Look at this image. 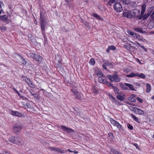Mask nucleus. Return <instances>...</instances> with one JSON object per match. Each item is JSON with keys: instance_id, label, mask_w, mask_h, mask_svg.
Here are the masks:
<instances>
[{"instance_id": "f257e3e1", "label": "nucleus", "mask_w": 154, "mask_h": 154, "mask_svg": "<svg viewBox=\"0 0 154 154\" xmlns=\"http://www.w3.org/2000/svg\"><path fill=\"white\" fill-rule=\"evenodd\" d=\"M40 24L41 28L42 33L44 35L45 32V17L43 15V13L41 12L40 14Z\"/></svg>"}, {"instance_id": "f03ea898", "label": "nucleus", "mask_w": 154, "mask_h": 154, "mask_svg": "<svg viewBox=\"0 0 154 154\" xmlns=\"http://www.w3.org/2000/svg\"><path fill=\"white\" fill-rule=\"evenodd\" d=\"M107 77L111 82L115 81L116 82H119L120 81L119 78L117 75V72H115L112 76L109 75H107Z\"/></svg>"}, {"instance_id": "7ed1b4c3", "label": "nucleus", "mask_w": 154, "mask_h": 154, "mask_svg": "<svg viewBox=\"0 0 154 154\" xmlns=\"http://www.w3.org/2000/svg\"><path fill=\"white\" fill-rule=\"evenodd\" d=\"M120 0H117L116 3L114 5V10L118 12H120L123 10L122 7L119 3V2Z\"/></svg>"}, {"instance_id": "20e7f679", "label": "nucleus", "mask_w": 154, "mask_h": 154, "mask_svg": "<svg viewBox=\"0 0 154 154\" xmlns=\"http://www.w3.org/2000/svg\"><path fill=\"white\" fill-rule=\"evenodd\" d=\"M23 127V125L21 124L15 125L13 127L14 132L16 134H19Z\"/></svg>"}, {"instance_id": "39448f33", "label": "nucleus", "mask_w": 154, "mask_h": 154, "mask_svg": "<svg viewBox=\"0 0 154 154\" xmlns=\"http://www.w3.org/2000/svg\"><path fill=\"white\" fill-rule=\"evenodd\" d=\"M23 80L25 81L30 87L32 88H35V85L29 79L27 78L26 77H24L23 78Z\"/></svg>"}, {"instance_id": "423d86ee", "label": "nucleus", "mask_w": 154, "mask_h": 154, "mask_svg": "<svg viewBox=\"0 0 154 154\" xmlns=\"http://www.w3.org/2000/svg\"><path fill=\"white\" fill-rule=\"evenodd\" d=\"M72 90L75 98L78 100H80L82 98L81 93L75 89L74 88H72Z\"/></svg>"}, {"instance_id": "0eeeda50", "label": "nucleus", "mask_w": 154, "mask_h": 154, "mask_svg": "<svg viewBox=\"0 0 154 154\" xmlns=\"http://www.w3.org/2000/svg\"><path fill=\"white\" fill-rule=\"evenodd\" d=\"M110 121L113 126L117 127L119 130H123L122 126L118 122L111 118L110 119Z\"/></svg>"}, {"instance_id": "6e6552de", "label": "nucleus", "mask_w": 154, "mask_h": 154, "mask_svg": "<svg viewBox=\"0 0 154 154\" xmlns=\"http://www.w3.org/2000/svg\"><path fill=\"white\" fill-rule=\"evenodd\" d=\"M61 127L63 131L66 132L67 133H73L74 131L73 129L71 128H67L64 125H61Z\"/></svg>"}, {"instance_id": "1a4fd4ad", "label": "nucleus", "mask_w": 154, "mask_h": 154, "mask_svg": "<svg viewBox=\"0 0 154 154\" xmlns=\"http://www.w3.org/2000/svg\"><path fill=\"white\" fill-rule=\"evenodd\" d=\"M123 16L124 17L128 18H133L132 14L130 11H124L123 12Z\"/></svg>"}, {"instance_id": "9d476101", "label": "nucleus", "mask_w": 154, "mask_h": 154, "mask_svg": "<svg viewBox=\"0 0 154 154\" xmlns=\"http://www.w3.org/2000/svg\"><path fill=\"white\" fill-rule=\"evenodd\" d=\"M50 149L52 151H54L57 152L58 153H64L65 152L67 151H65L63 149H61L58 148L50 147Z\"/></svg>"}, {"instance_id": "9b49d317", "label": "nucleus", "mask_w": 154, "mask_h": 154, "mask_svg": "<svg viewBox=\"0 0 154 154\" xmlns=\"http://www.w3.org/2000/svg\"><path fill=\"white\" fill-rule=\"evenodd\" d=\"M140 11L138 9H135L133 10V13L134 14L132 15L133 17H136L138 18L140 14Z\"/></svg>"}, {"instance_id": "f8f14e48", "label": "nucleus", "mask_w": 154, "mask_h": 154, "mask_svg": "<svg viewBox=\"0 0 154 154\" xmlns=\"http://www.w3.org/2000/svg\"><path fill=\"white\" fill-rule=\"evenodd\" d=\"M133 38L139 41H141L143 42V37L137 33H135V35L133 36Z\"/></svg>"}, {"instance_id": "ddd939ff", "label": "nucleus", "mask_w": 154, "mask_h": 154, "mask_svg": "<svg viewBox=\"0 0 154 154\" xmlns=\"http://www.w3.org/2000/svg\"><path fill=\"white\" fill-rule=\"evenodd\" d=\"M15 144L18 145H21L24 144L23 140L20 137H17V140L15 142Z\"/></svg>"}, {"instance_id": "4468645a", "label": "nucleus", "mask_w": 154, "mask_h": 154, "mask_svg": "<svg viewBox=\"0 0 154 154\" xmlns=\"http://www.w3.org/2000/svg\"><path fill=\"white\" fill-rule=\"evenodd\" d=\"M0 20L7 23H9V21L8 19L7 16L6 15L0 16Z\"/></svg>"}, {"instance_id": "2eb2a0df", "label": "nucleus", "mask_w": 154, "mask_h": 154, "mask_svg": "<svg viewBox=\"0 0 154 154\" xmlns=\"http://www.w3.org/2000/svg\"><path fill=\"white\" fill-rule=\"evenodd\" d=\"M133 109L134 110V112L138 114L143 115L144 113V112L141 109L137 107H134Z\"/></svg>"}, {"instance_id": "dca6fc26", "label": "nucleus", "mask_w": 154, "mask_h": 154, "mask_svg": "<svg viewBox=\"0 0 154 154\" xmlns=\"http://www.w3.org/2000/svg\"><path fill=\"white\" fill-rule=\"evenodd\" d=\"M133 29L134 31L138 32H140L142 33H146L145 31H144L143 29L141 27H137L134 28Z\"/></svg>"}, {"instance_id": "f3484780", "label": "nucleus", "mask_w": 154, "mask_h": 154, "mask_svg": "<svg viewBox=\"0 0 154 154\" xmlns=\"http://www.w3.org/2000/svg\"><path fill=\"white\" fill-rule=\"evenodd\" d=\"M95 73L98 76H104V75L102 73L101 70L98 68H96L95 70Z\"/></svg>"}, {"instance_id": "a211bd4d", "label": "nucleus", "mask_w": 154, "mask_h": 154, "mask_svg": "<svg viewBox=\"0 0 154 154\" xmlns=\"http://www.w3.org/2000/svg\"><path fill=\"white\" fill-rule=\"evenodd\" d=\"M105 78V76L104 75V76H99L98 77V81L99 82L103 83V84H105L106 82H107L106 79H103V78Z\"/></svg>"}, {"instance_id": "6ab92c4d", "label": "nucleus", "mask_w": 154, "mask_h": 154, "mask_svg": "<svg viewBox=\"0 0 154 154\" xmlns=\"http://www.w3.org/2000/svg\"><path fill=\"white\" fill-rule=\"evenodd\" d=\"M146 5L145 4H143L141 6V11L140 14L141 17H143L144 14L146 10Z\"/></svg>"}, {"instance_id": "aec40b11", "label": "nucleus", "mask_w": 154, "mask_h": 154, "mask_svg": "<svg viewBox=\"0 0 154 154\" xmlns=\"http://www.w3.org/2000/svg\"><path fill=\"white\" fill-rule=\"evenodd\" d=\"M34 59L36 61L41 62L42 60V58L41 56L35 54Z\"/></svg>"}, {"instance_id": "412c9836", "label": "nucleus", "mask_w": 154, "mask_h": 154, "mask_svg": "<svg viewBox=\"0 0 154 154\" xmlns=\"http://www.w3.org/2000/svg\"><path fill=\"white\" fill-rule=\"evenodd\" d=\"M11 114L14 116L18 117H20L22 116L21 114L17 111H12Z\"/></svg>"}, {"instance_id": "4be33fe9", "label": "nucleus", "mask_w": 154, "mask_h": 154, "mask_svg": "<svg viewBox=\"0 0 154 154\" xmlns=\"http://www.w3.org/2000/svg\"><path fill=\"white\" fill-rule=\"evenodd\" d=\"M17 140V137H10L9 139V141L12 143L15 144V142Z\"/></svg>"}, {"instance_id": "5701e85b", "label": "nucleus", "mask_w": 154, "mask_h": 154, "mask_svg": "<svg viewBox=\"0 0 154 154\" xmlns=\"http://www.w3.org/2000/svg\"><path fill=\"white\" fill-rule=\"evenodd\" d=\"M18 55L20 56V57L21 59V61H20L21 63L23 64L26 65V61L25 60V59L21 55Z\"/></svg>"}, {"instance_id": "b1692460", "label": "nucleus", "mask_w": 154, "mask_h": 154, "mask_svg": "<svg viewBox=\"0 0 154 154\" xmlns=\"http://www.w3.org/2000/svg\"><path fill=\"white\" fill-rule=\"evenodd\" d=\"M125 85L129 87L130 89L134 91L135 89H134V86L133 85L127 83H125Z\"/></svg>"}, {"instance_id": "393cba45", "label": "nucleus", "mask_w": 154, "mask_h": 154, "mask_svg": "<svg viewBox=\"0 0 154 154\" xmlns=\"http://www.w3.org/2000/svg\"><path fill=\"white\" fill-rule=\"evenodd\" d=\"M137 74L135 73L134 72H132L129 74L127 75L126 76L129 78L135 77L136 76L137 77Z\"/></svg>"}, {"instance_id": "a878e982", "label": "nucleus", "mask_w": 154, "mask_h": 154, "mask_svg": "<svg viewBox=\"0 0 154 154\" xmlns=\"http://www.w3.org/2000/svg\"><path fill=\"white\" fill-rule=\"evenodd\" d=\"M146 91L147 93H149L151 90V86L149 83H147L146 84Z\"/></svg>"}, {"instance_id": "bb28decb", "label": "nucleus", "mask_w": 154, "mask_h": 154, "mask_svg": "<svg viewBox=\"0 0 154 154\" xmlns=\"http://www.w3.org/2000/svg\"><path fill=\"white\" fill-rule=\"evenodd\" d=\"M93 16L94 17L97 18L100 20H103V19L101 17L98 15L96 13H93L92 14Z\"/></svg>"}, {"instance_id": "cd10ccee", "label": "nucleus", "mask_w": 154, "mask_h": 154, "mask_svg": "<svg viewBox=\"0 0 154 154\" xmlns=\"http://www.w3.org/2000/svg\"><path fill=\"white\" fill-rule=\"evenodd\" d=\"M131 116L134 121H136V122L139 123H140V122L138 118L137 117H136L135 116H134L133 114H131Z\"/></svg>"}, {"instance_id": "c85d7f7f", "label": "nucleus", "mask_w": 154, "mask_h": 154, "mask_svg": "<svg viewBox=\"0 0 154 154\" xmlns=\"http://www.w3.org/2000/svg\"><path fill=\"white\" fill-rule=\"evenodd\" d=\"M112 88H113L115 92L117 94H120V93L118 92L119 90V89L116 87L114 86H112Z\"/></svg>"}, {"instance_id": "c756f323", "label": "nucleus", "mask_w": 154, "mask_h": 154, "mask_svg": "<svg viewBox=\"0 0 154 154\" xmlns=\"http://www.w3.org/2000/svg\"><path fill=\"white\" fill-rule=\"evenodd\" d=\"M95 60L93 58L91 59L90 60L89 62V64L91 65H92V66H93L95 64Z\"/></svg>"}, {"instance_id": "7c9ffc66", "label": "nucleus", "mask_w": 154, "mask_h": 154, "mask_svg": "<svg viewBox=\"0 0 154 154\" xmlns=\"http://www.w3.org/2000/svg\"><path fill=\"white\" fill-rule=\"evenodd\" d=\"M108 96L109 98L111 99L112 102H114V101L116 99L115 98L113 97V96L110 94H109Z\"/></svg>"}, {"instance_id": "2f4dec72", "label": "nucleus", "mask_w": 154, "mask_h": 154, "mask_svg": "<svg viewBox=\"0 0 154 154\" xmlns=\"http://www.w3.org/2000/svg\"><path fill=\"white\" fill-rule=\"evenodd\" d=\"M116 97L119 100L121 101H123L124 99V97L121 95H118Z\"/></svg>"}, {"instance_id": "473e14b6", "label": "nucleus", "mask_w": 154, "mask_h": 154, "mask_svg": "<svg viewBox=\"0 0 154 154\" xmlns=\"http://www.w3.org/2000/svg\"><path fill=\"white\" fill-rule=\"evenodd\" d=\"M128 99L131 102H135L136 101L135 99L133 97H128Z\"/></svg>"}, {"instance_id": "72a5a7b5", "label": "nucleus", "mask_w": 154, "mask_h": 154, "mask_svg": "<svg viewBox=\"0 0 154 154\" xmlns=\"http://www.w3.org/2000/svg\"><path fill=\"white\" fill-rule=\"evenodd\" d=\"M137 77L143 79H144L146 77L145 75L143 73H141L140 75L137 74Z\"/></svg>"}, {"instance_id": "f704fd0d", "label": "nucleus", "mask_w": 154, "mask_h": 154, "mask_svg": "<svg viewBox=\"0 0 154 154\" xmlns=\"http://www.w3.org/2000/svg\"><path fill=\"white\" fill-rule=\"evenodd\" d=\"M135 43L140 47L141 48L143 49L145 51H147L146 49V48H145L143 45H140V43H139L137 42H136Z\"/></svg>"}, {"instance_id": "c9c22d12", "label": "nucleus", "mask_w": 154, "mask_h": 154, "mask_svg": "<svg viewBox=\"0 0 154 154\" xmlns=\"http://www.w3.org/2000/svg\"><path fill=\"white\" fill-rule=\"evenodd\" d=\"M130 35L132 36L133 37V36L135 35L136 33H134V32H132L131 30H128L127 32Z\"/></svg>"}, {"instance_id": "e433bc0d", "label": "nucleus", "mask_w": 154, "mask_h": 154, "mask_svg": "<svg viewBox=\"0 0 154 154\" xmlns=\"http://www.w3.org/2000/svg\"><path fill=\"white\" fill-rule=\"evenodd\" d=\"M104 64L107 66H109L112 65L111 63L109 61H106Z\"/></svg>"}, {"instance_id": "4c0bfd02", "label": "nucleus", "mask_w": 154, "mask_h": 154, "mask_svg": "<svg viewBox=\"0 0 154 154\" xmlns=\"http://www.w3.org/2000/svg\"><path fill=\"white\" fill-rule=\"evenodd\" d=\"M118 152V151H116L114 149H111V154H116Z\"/></svg>"}, {"instance_id": "58836bf2", "label": "nucleus", "mask_w": 154, "mask_h": 154, "mask_svg": "<svg viewBox=\"0 0 154 154\" xmlns=\"http://www.w3.org/2000/svg\"><path fill=\"white\" fill-rule=\"evenodd\" d=\"M108 48H109V49L110 50H115L116 49V47L113 45L109 46Z\"/></svg>"}, {"instance_id": "ea45409f", "label": "nucleus", "mask_w": 154, "mask_h": 154, "mask_svg": "<svg viewBox=\"0 0 154 154\" xmlns=\"http://www.w3.org/2000/svg\"><path fill=\"white\" fill-rule=\"evenodd\" d=\"M127 126L128 128L130 130H132L133 129V127L132 126L130 125L129 123H128L127 124Z\"/></svg>"}, {"instance_id": "a19ab883", "label": "nucleus", "mask_w": 154, "mask_h": 154, "mask_svg": "<svg viewBox=\"0 0 154 154\" xmlns=\"http://www.w3.org/2000/svg\"><path fill=\"white\" fill-rule=\"evenodd\" d=\"M126 86H127L126 85H123L122 86V89L125 90H128V88Z\"/></svg>"}, {"instance_id": "79ce46f5", "label": "nucleus", "mask_w": 154, "mask_h": 154, "mask_svg": "<svg viewBox=\"0 0 154 154\" xmlns=\"http://www.w3.org/2000/svg\"><path fill=\"white\" fill-rule=\"evenodd\" d=\"M133 144L134 145V146H135L136 148L137 149L139 150H140L141 149L140 147L138 145L137 143H133Z\"/></svg>"}, {"instance_id": "37998d69", "label": "nucleus", "mask_w": 154, "mask_h": 154, "mask_svg": "<svg viewBox=\"0 0 154 154\" xmlns=\"http://www.w3.org/2000/svg\"><path fill=\"white\" fill-rule=\"evenodd\" d=\"M4 5L2 1H0V11H1L2 12V7Z\"/></svg>"}, {"instance_id": "c03bdc74", "label": "nucleus", "mask_w": 154, "mask_h": 154, "mask_svg": "<svg viewBox=\"0 0 154 154\" xmlns=\"http://www.w3.org/2000/svg\"><path fill=\"white\" fill-rule=\"evenodd\" d=\"M113 103H115V104L118 106H119L120 105L119 102L116 99L114 101Z\"/></svg>"}, {"instance_id": "a18cd8bd", "label": "nucleus", "mask_w": 154, "mask_h": 154, "mask_svg": "<svg viewBox=\"0 0 154 154\" xmlns=\"http://www.w3.org/2000/svg\"><path fill=\"white\" fill-rule=\"evenodd\" d=\"M35 54H34L32 53H29V56L31 57H32L33 59L34 57Z\"/></svg>"}, {"instance_id": "49530a36", "label": "nucleus", "mask_w": 154, "mask_h": 154, "mask_svg": "<svg viewBox=\"0 0 154 154\" xmlns=\"http://www.w3.org/2000/svg\"><path fill=\"white\" fill-rule=\"evenodd\" d=\"M150 14H147L146 15H145L143 16V18L144 19H147L149 16Z\"/></svg>"}, {"instance_id": "de8ad7c7", "label": "nucleus", "mask_w": 154, "mask_h": 154, "mask_svg": "<svg viewBox=\"0 0 154 154\" xmlns=\"http://www.w3.org/2000/svg\"><path fill=\"white\" fill-rule=\"evenodd\" d=\"M0 29L1 30L5 31L6 30V28L5 26H2L0 27Z\"/></svg>"}, {"instance_id": "09e8293b", "label": "nucleus", "mask_w": 154, "mask_h": 154, "mask_svg": "<svg viewBox=\"0 0 154 154\" xmlns=\"http://www.w3.org/2000/svg\"><path fill=\"white\" fill-rule=\"evenodd\" d=\"M34 97L36 99H38V94H34L33 95Z\"/></svg>"}, {"instance_id": "8fccbe9b", "label": "nucleus", "mask_w": 154, "mask_h": 154, "mask_svg": "<svg viewBox=\"0 0 154 154\" xmlns=\"http://www.w3.org/2000/svg\"><path fill=\"white\" fill-rule=\"evenodd\" d=\"M137 99L140 103H142V102L143 101H142V100L140 98V97H137Z\"/></svg>"}, {"instance_id": "3c124183", "label": "nucleus", "mask_w": 154, "mask_h": 154, "mask_svg": "<svg viewBox=\"0 0 154 154\" xmlns=\"http://www.w3.org/2000/svg\"><path fill=\"white\" fill-rule=\"evenodd\" d=\"M3 154H11L7 151H4L2 152Z\"/></svg>"}, {"instance_id": "603ef678", "label": "nucleus", "mask_w": 154, "mask_h": 154, "mask_svg": "<svg viewBox=\"0 0 154 154\" xmlns=\"http://www.w3.org/2000/svg\"><path fill=\"white\" fill-rule=\"evenodd\" d=\"M137 61L140 65L142 64V63L140 61V60L138 59H137Z\"/></svg>"}, {"instance_id": "864d4df0", "label": "nucleus", "mask_w": 154, "mask_h": 154, "mask_svg": "<svg viewBox=\"0 0 154 154\" xmlns=\"http://www.w3.org/2000/svg\"><path fill=\"white\" fill-rule=\"evenodd\" d=\"M21 98H22V99H23V100H28L27 98L26 97H25L22 96Z\"/></svg>"}, {"instance_id": "5fc2aeb1", "label": "nucleus", "mask_w": 154, "mask_h": 154, "mask_svg": "<svg viewBox=\"0 0 154 154\" xmlns=\"http://www.w3.org/2000/svg\"><path fill=\"white\" fill-rule=\"evenodd\" d=\"M103 68L104 69H106H106H107V68H106V66L105 64H103Z\"/></svg>"}, {"instance_id": "6e6d98bb", "label": "nucleus", "mask_w": 154, "mask_h": 154, "mask_svg": "<svg viewBox=\"0 0 154 154\" xmlns=\"http://www.w3.org/2000/svg\"><path fill=\"white\" fill-rule=\"evenodd\" d=\"M108 85L109 86H111V87H112V86H113L112 84H111V83H108Z\"/></svg>"}, {"instance_id": "4d7b16f0", "label": "nucleus", "mask_w": 154, "mask_h": 154, "mask_svg": "<svg viewBox=\"0 0 154 154\" xmlns=\"http://www.w3.org/2000/svg\"><path fill=\"white\" fill-rule=\"evenodd\" d=\"M18 95V96L21 98L22 97V95L19 92L17 93Z\"/></svg>"}, {"instance_id": "13d9d810", "label": "nucleus", "mask_w": 154, "mask_h": 154, "mask_svg": "<svg viewBox=\"0 0 154 154\" xmlns=\"http://www.w3.org/2000/svg\"><path fill=\"white\" fill-rule=\"evenodd\" d=\"M132 97H134V98H135L136 97V95L134 94H132L131 96Z\"/></svg>"}, {"instance_id": "bf43d9fd", "label": "nucleus", "mask_w": 154, "mask_h": 154, "mask_svg": "<svg viewBox=\"0 0 154 154\" xmlns=\"http://www.w3.org/2000/svg\"><path fill=\"white\" fill-rule=\"evenodd\" d=\"M108 135H109V136H110V137H111V136H112V137L113 136V134H112V133H109L108 134Z\"/></svg>"}, {"instance_id": "052dcab7", "label": "nucleus", "mask_w": 154, "mask_h": 154, "mask_svg": "<svg viewBox=\"0 0 154 154\" xmlns=\"http://www.w3.org/2000/svg\"><path fill=\"white\" fill-rule=\"evenodd\" d=\"M13 90L14 91H15L17 93H18V91L15 88H14L13 89Z\"/></svg>"}, {"instance_id": "680f3d73", "label": "nucleus", "mask_w": 154, "mask_h": 154, "mask_svg": "<svg viewBox=\"0 0 154 154\" xmlns=\"http://www.w3.org/2000/svg\"><path fill=\"white\" fill-rule=\"evenodd\" d=\"M151 16H152L153 18H154V11Z\"/></svg>"}, {"instance_id": "e2e57ef3", "label": "nucleus", "mask_w": 154, "mask_h": 154, "mask_svg": "<svg viewBox=\"0 0 154 154\" xmlns=\"http://www.w3.org/2000/svg\"><path fill=\"white\" fill-rule=\"evenodd\" d=\"M110 49H109V48L108 47V48L106 49V51L107 52H109Z\"/></svg>"}, {"instance_id": "0e129e2a", "label": "nucleus", "mask_w": 154, "mask_h": 154, "mask_svg": "<svg viewBox=\"0 0 154 154\" xmlns=\"http://www.w3.org/2000/svg\"><path fill=\"white\" fill-rule=\"evenodd\" d=\"M150 9L152 11L154 9V7L153 6L151 7H150Z\"/></svg>"}, {"instance_id": "69168bd1", "label": "nucleus", "mask_w": 154, "mask_h": 154, "mask_svg": "<svg viewBox=\"0 0 154 154\" xmlns=\"http://www.w3.org/2000/svg\"><path fill=\"white\" fill-rule=\"evenodd\" d=\"M123 2L124 4H126V0H123Z\"/></svg>"}, {"instance_id": "338daca9", "label": "nucleus", "mask_w": 154, "mask_h": 154, "mask_svg": "<svg viewBox=\"0 0 154 154\" xmlns=\"http://www.w3.org/2000/svg\"><path fill=\"white\" fill-rule=\"evenodd\" d=\"M66 151H67L66 152H67V151H69V152H73V151H71V150H70L69 149H68V150H66Z\"/></svg>"}, {"instance_id": "774afa93", "label": "nucleus", "mask_w": 154, "mask_h": 154, "mask_svg": "<svg viewBox=\"0 0 154 154\" xmlns=\"http://www.w3.org/2000/svg\"><path fill=\"white\" fill-rule=\"evenodd\" d=\"M127 103L130 105H133V104L129 102H128Z\"/></svg>"}]
</instances>
